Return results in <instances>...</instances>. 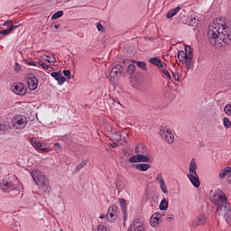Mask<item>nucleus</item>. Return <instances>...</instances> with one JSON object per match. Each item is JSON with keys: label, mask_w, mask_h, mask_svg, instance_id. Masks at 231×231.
<instances>
[{"label": "nucleus", "mask_w": 231, "mask_h": 231, "mask_svg": "<svg viewBox=\"0 0 231 231\" xmlns=\"http://www.w3.org/2000/svg\"><path fill=\"white\" fill-rule=\"evenodd\" d=\"M14 70H16V71H21V65L19 64V63H15V65H14Z\"/></svg>", "instance_id": "nucleus-48"}, {"label": "nucleus", "mask_w": 231, "mask_h": 231, "mask_svg": "<svg viewBox=\"0 0 231 231\" xmlns=\"http://www.w3.org/2000/svg\"><path fill=\"white\" fill-rule=\"evenodd\" d=\"M223 125H224V127L230 128V127H231L230 119H228V118H226V117H224V118H223Z\"/></svg>", "instance_id": "nucleus-35"}, {"label": "nucleus", "mask_w": 231, "mask_h": 231, "mask_svg": "<svg viewBox=\"0 0 231 231\" xmlns=\"http://www.w3.org/2000/svg\"><path fill=\"white\" fill-rule=\"evenodd\" d=\"M122 73H124V67L122 65L116 64V66H114L111 69L109 74L110 82H116V80H118V78L120 77V75H122Z\"/></svg>", "instance_id": "nucleus-9"}, {"label": "nucleus", "mask_w": 231, "mask_h": 231, "mask_svg": "<svg viewBox=\"0 0 231 231\" xmlns=\"http://www.w3.org/2000/svg\"><path fill=\"white\" fill-rule=\"evenodd\" d=\"M162 73H163L164 77H166V79H172V76L171 75V72H169V70L167 69H161Z\"/></svg>", "instance_id": "nucleus-36"}, {"label": "nucleus", "mask_w": 231, "mask_h": 231, "mask_svg": "<svg viewBox=\"0 0 231 231\" xmlns=\"http://www.w3.org/2000/svg\"><path fill=\"white\" fill-rule=\"evenodd\" d=\"M167 221H174V215L170 214L166 217Z\"/></svg>", "instance_id": "nucleus-46"}, {"label": "nucleus", "mask_w": 231, "mask_h": 231, "mask_svg": "<svg viewBox=\"0 0 231 231\" xmlns=\"http://www.w3.org/2000/svg\"><path fill=\"white\" fill-rule=\"evenodd\" d=\"M63 75L65 76V77H69V79H71L70 77H71V71H69V70H63Z\"/></svg>", "instance_id": "nucleus-43"}, {"label": "nucleus", "mask_w": 231, "mask_h": 231, "mask_svg": "<svg viewBox=\"0 0 231 231\" xmlns=\"http://www.w3.org/2000/svg\"><path fill=\"white\" fill-rule=\"evenodd\" d=\"M151 64L157 66L158 68H163V64H162V60L158 58H151L150 59Z\"/></svg>", "instance_id": "nucleus-26"}, {"label": "nucleus", "mask_w": 231, "mask_h": 231, "mask_svg": "<svg viewBox=\"0 0 231 231\" xmlns=\"http://www.w3.org/2000/svg\"><path fill=\"white\" fill-rule=\"evenodd\" d=\"M99 217L100 219H105V221H107L108 223H114V221H116V219H118V207H109L107 209V214L101 215Z\"/></svg>", "instance_id": "nucleus-6"}, {"label": "nucleus", "mask_w": 231, "mask_h": 231, "mask_svg": "<svg viewBox=\"0 0 231 231\" xmlns=\"http://www.w3.org/2000/svg\"><path fill=\"white\" fill-rule=\"evenodd\" d=\"M159 208L160 210H167V208H169V201L163 199L160 203Z\"/></svg>", "instance_id": "nucleus-28"}, {"label": "nucleus", "mask_w": 231, "mask_h": 231, "mask_svg": "<svg viewBox=\"0 0 231 231\" xmlns=\"http://www.w3.org/2000/svg\"><path fill=\"white\" fill-rule=\"evenodd\" d=\"M160 219H162V214L153 213L150 218V225L153 227L158 226L160 225Z\"/></svg>", "instance_id": "nucleus-16"}, {"label": "nucleus", "mask_w": 231, "mask_h": 231, "mask_svg": "<svg viewBox=\"0 0 231 231\" xmlns=\"http://www.w3.org/2000/svg\"><path fill=\"white\" fill-rule=\"evenodd\" d=\"M230 172H231L230 167H226V168L223 169L219 173L220 180H223L224 178H226V176H227V174H230Z\"/></svg>", "instance_id": "nucleus-27"}, {"label": "nucleus", "mask_w": 231, "mask_h": 231, "mask_svg": "<svg viewBox=\"0 0 231 231\" xmlns=\"http://www.w3.org/2000/svg\"><path fill=\"white\" fill-rule=\"evenodd\" d=\"M17 26H19V25H12L7 30H0V39H3L4 35H10V33H12V32H14V30H15V28H17Z\"/></svg>", "instance_id": "nucleus-21"}, {"label": "nucleus", "mask_w": 231, "mask_h": 231, "mask_svg": "<svg viewBox=\"0 0 231 231\" xmlns=\"http://www.w3.org/2000/svg\"><path fill=\"white\" fill-rule=\"evenodd\" d=\"M6 129H8V126L5 124H0V134H4V133L6 132Z\"/></svg>", "instance_id": "nucleus-38"}, {"label": "nucleus", "mask_w": 231, "mask_h": 231, "mask_svg": "<svg viewBox=\"0 0 231 231\" xmlns=\"http://www.w3.org/2000/svg\"><path fill=\"white\" fill-rule=\"evenodd\" d=\"M30 143L36 151H42L43 152H50V151H53V149L50 148L46 143H42L35 137H32L30 139Z\"/></svg>", "instance_id": "nucleus-8"}, {"label": "nucleus", "mask_w": 231, "mask_h": 231, "mask_svg": "<svg viewBox=\"0 0 231 231\" xmlns=\"http://www.w3.org/2000/svg\"><path fill=\"white\" fill-rule=\"evenodd\" d=\"M224 111H225L226 115H228V116H231V105H226L224 107Z\"/></svg>", "instance_id": "nucleus-37"}, {"label": "nucleus", "mask_w": 231, "mask_h": 231, "mask_svg": "<svg viewBox=\"0 0 231 231\" xmlns=\"http://www.w3.org/2000/svg\"><path fill=\"white\" fill-rule=\"evenodd\" d=\"M155 180L158 183H160L161 190H162L163 194H167L169 190L167 189V185L165 184V180H163V174L158 173Z\"/></svg>", "instance_id": "nucleus-14"}, {"label": "nucleus", "mask_w": 231, "mask_h": 231, "mask_svg": "<svg viewBox=\"0 0 231 231\" xmlns=\"http://www.w3.org/2000/svg\"><path fill=\"white\" fill-rule=\"evenodd\" d=\"M212 202L217 208V212L219 216H223L226 223H231V208L230 204L226 202V196L219 189L215 190L212 196Z\"/></svg>", "instance_id": "nucleus-2"}, {"label": "nucleus", "mask_w": 231, "mask_h": 231, "mask_svg": "<svg viewBox=\"0 0 231 231\" xmlns=\"http://www.w3.org/2000/svg\"><path fill=\"white\" fill-rule=\"evenodd\" d=\"M112 147H116V144L113 143V144H112Z\"/></svg>", "instance_id": "nucleus-55"}, {"label": "nucleus", "mask_w": 231, "mask_h": 231, "mask_svg": "<svg viewBox=\"0 0 231 231\" xmlns=\"http://www.w3.org/2000/svg\"><path fill=\"white\" fill-rule=\"evenodd\" d=\"M160 134L168 143H174V134L169 127L162 126Z\"/></svg>", "instance_id": "nucleus-10"}, {"label": "nucleus", "mask_w": 231, "mask_h": 231, "mask_svg": "<svg viewBox=\"0 0 231 231\" xmlns=\"http://www.w3.org/2000/svg\"><path fill=\"white\" fill-rule=\"evenodd\" d=\"M86 161H82L76 168L77 171H80V169H83L84 166L86 165Z\"/></svg>", "instance_id": "nucleus-42"}, {"label": "nucleus", "mask_w": 231, "mask_h": 231, "mask_svg": "<svg viewBox=\"0 0 231 231\" xmlns=\"http://www.w3.org/2000/svg\"><path fill=\"white\" fill-rule=\"evenodd\" d=\"M97 28L98 32H102L104 30V26L102 25V23H97Z\"/></svg>", "instance_id": "nucleus-47"}, {"label": "nucleus", "mask_w": 231, "mask_h": 231, "mask_svg": "<svg viewBox=\"0 0 231 231\" xmlns=\"http://www.w3.org/2000/svg\"><path fill=\"white\" fill-rule=\"evenodd\" d=\"M0 189H2L3 192H10V190H21L23 189V187H16L12 183L10 178L5 177L2 180H0Z\"/></svg>", "instance_id": "nucleus-7"}, {"label": "nucleus", "mask_w": 231, "mask_h": 231, "mask_svg": "<svg viewBox=\"0 0 231 231\" xmlns=\"http://www.w3.org/2000/svg\"><path fill=\"white\" fill-rule=\"evenodd\" d=\"M97 231H107V226L100 225L98 226Z\"/></svg>", "instance_id": "nucleus-44"}, {"label": "nucleus", "mask_w": 231, "mask_h": 231, "mask_svg": "<svg viewBox=\"0 0 231 231\" xmlns=\"http://www.w3.org/2000/svg\"><path fill=\"white\" fill-rule=\"evenodd\" d=\"M132 62H136V60H132Z\"/></svg>", "instance_id": "nucleus-56"}, {"label": "nucleus", "mask_w": 231, "mask_h": 231, "mask_svg": "<svg viewBox=\"0 0 231 231\" xmlns=\"http://www.w3.org/2000/svg\"><path fill=\"white\" fill-rule=\"evenodd\" d=\"M135 152L136 154H147V148L143 143H138L135 146Z\"/></svg>", "instance_id": "nucleus-19"}, {"label": "nucleus", "mask_w": 231, "mask_h": 231, "mask_svg": "<svg viewBox=\"0 0 231 231\" xmlns=\"http://www.w3.org/2000/svg\"><path fill=\"white\" fill-rule=\"evenodd\" d=\"M184 60H185L186 68L188 69H190V68L194 66V60H192V59H185Z\"/></svg>", "instance_id": "nucleus-29"}, {"label": "nucleus", "mask_w": 231, "mask_h": 231, "mask_svg": "<svg viewBox=\"0 0 231 231\" xmlns=\"http://www.w3.org/2000/svg\"><path fill=\"white\" fill-rule=\"evenodd\" d=\"M51 77H52V79H55L57 80L59 86H62V84L66 82V79L64 78V76H62V72L60 71L52 72L51 74Z\"/></svg>", "instance_id": "nucleus-17"}, {"label": "nucleus", "mask_w": 231, "mask_h": 231, "mask_svg": "<svg viewBox=\"0 0 231 231\" xmlns=\"http://www.w3.org/2000/svg\"><path fill=\"white\" fill-rule=\"evenodd\" d=\"M159 68H161V69H165V68L163 67V65H162V67H159Z\"/></svg>", "instance_id": "nucleus-53"}, {"label": "nucleus", "mask_w": 231, "mask_h": 231, "mask_svg": "<svg viewBox=\"0 0 231 231\" xmlns=\"http://www.w3.org/2000/svg\"><path fill=\"white\" fill-rule=\"evenodd\" d=\"M197 171L198 164L196 163V159H191L187 178L195 189H199L201 182L199 181V175H198Z\"/></svg>", "instance_id": "nucleus-4"}, {"label": "nucleus", "mask_w": 231, "mask_h": 231, "mask_svg": "<svg viewBox=\"0 0 231 231\" xmlns=\"http://www.w3.org/2000/svg\"><path fill=\"white\" fill-rule=\"evenodd\" d=\"M60 143H54V148H53V150L54 151H60Z\"/></svg>", "instance_id": "nucleus-45"}, {"label": "nucleus", "mask_w": 231, "mask_h": 231, "mask_svg": "<svg viewBox=\"0 0 231 231\" xmlns=\"http://www.w3.org/2000/svg\"><path fill=\"white\" fill-rule=\"evenodd\" d=\"M129 162L130 163H140L138 153H136V155H134V156L130 157L129 158Z\"/></svg>", "instance_id": "nucleus-32"}, {"label": "nucleus", "mask_w": 231, "mask_h": 231, "mask_svg": "<svg viewBox=\"0 0 231 231\" xmlns=\"http://www.w3.org/2000/svg\"><path fill=\"white\" fill-rule=\"evenodd\" d=\"M137 68H140V69H143L145 71L147 69V63L144 61H137L136 62Z\"/></svg>", "instance_id": "nucleus-30"}, {"label": "nucleus", "mask_w": 231, "mask_h": 231, "mask_svg": "<svg viewBox=\"0 0 231 231\" xmlns=\"http://www.w3.org/2000/svg\"><path fill=\"white\" fill-rule=\"evenodd\" d=\"M178 59H179L180 62H183V60H185V51H178Z\"/></svg>", "instance_id": "nucleus-34"}, {"label": "nucleus", "mask_w": 231, "mask_h": 231, "mask_svg": "<svg viewBox=\"0 0 231 231\" xmlns=\"http://www.w3.org/2000/svg\"><path fill=\"white\" fill-rule=\"evenodd\" d=\"M11 90L14 95H19L20 97H24L26 93L28 92V88H26V85L23 83H14L11 86Z\"/></svg>", "instance_id": "nucleus-11"}, {"label": "nucleus", "mask_w": 231, "mask_h": 231, "mask_svg": "<svg viewBox=\"0 0 231 231\" xmlns=\"http://www.w3.org/2000/svg\"><path fill=\"white\" fill-rule=\"evenodd\" d=\"M134 71H136V66H134V64L128 65V68H127L128 75H133Z\"/></svg>", "instance_id": "nucleus-31"}, {"label": "nucleus", "mask_w": 231, "mask_h": 231, "mask_svg": "<svg viewBox=\"0 0 231 231\" xmlns=\"http://www.w3.org/2000/svg\"><path fill=\"white\" fill-rule=\"evenodd\" d=\"M27 86L30 91H35L39 86V79L35 77L29 78L27 79Z\"/></svg>", "instance_id": "nucleus-13"}, {"label": "nucleus", "mask_w": 231, "mask_h": 231, "mask_svg": "<svg viewBox=\"0 0 231 231\" xmlns=\"http://www.w3.org/2000/svg\"><path fill=\"white\" fill-rule=\"evenodd\" d=\"M38 65L42 66V68H43V69H49L50 66L42 61H38Z\"/></svg>", "instance_id": "nucleus-41"}, {"label": "nucleus", "mask_w": 231, "mask_h": 231, "mask_svg": "<svg viewBox=\"0 0 231 231\" xmlns=\"http://www.w3.org/2000/svg\"><path fill=\"white\" fill-rule=\"evenodd\" d=\"M62 15H64V12L63 11H58L55 14H52L51 19L52 20L59 19V18L62 17Z\"/></svg>", "instance_id": "nucleus-33"}, {"label": "nucleus", "mask_w": 231, "mask_h": 231, "mask_svg": "<svg viewBox=\"0 0 231 231\" xmlns=\"http://www.w3.org/2000/svg\"><path fill=\"white\" fill-rule=\"evenodd\" d=\"M228 183H231V174L227 177Z\"/></svg>", "instance_id": "nucleus-51"}, {"label": "nucleus", "mask_w": 231, "mask_h": 231, "mask_svg": "<svg viewBox=\"0 0 231 231\" xmlns=\"http://www.w3.org/2000/svg\"><path fill=\"white\" fill-rule=\"evenodd\" d=\"M137 155L139 157V163H147L151 160V157L146 155V153H137Z\"/></svg>", "instance_id": "nucleus-23"}, {"label": "nucleus", "mask_w": 231, "mask_h": 231, "mask_svg": "<svg viewBox=\"0 0 231 231\" xmlns=\"http://www.w3.org/2000/svg\"><path fill=\"white\" fill-rule=\"evenodd\" d=\"M172 78H173V80H176V82L180 80V74L178 73V71L172 72Z\"/></svg>", "instance_id": "nucleus-40"}, {"label": "nucleus", "mask_w": 231, "mask_h": 231, "mask_svg": "<svg viewBox=\"0 0 231 231\" xmlns=\"http://www.w3.org/2000/svg\"><path fill=\"white\" fill-rule=\"evenodd\" d=\"M112 102H114L115 104H116V99H115V98H112Z\"/></svg>", "instance_id": "nucleus-52"}, {"label": "nucleus", "mask_w": 231, "mask_h": 231, "mask_svg": "<svg viewBox=\"0 0 231 231\" xmlns=\"http://www.w3.org/2000/svg\"><path fill=\"white\" fill-rule=\"evenodd\" d=\"M180 10H181V7L180 6H177L173 9L169 10L166 14L167 19H172V17H174V15H176L178 12H180Z\"/></svg>", "instance_id": "nucleus-20"}, {"label": "nucleus", "mask_w": 231, "mask_h": 231, "mask_svg": "<svg viewBox=\"0 0 231 231\" xmlns=\"http://www.w3.org/2000/svg\"><path fill=\"white\" fill-rule=\"evenodd\" d=\"M119 205L121 207L123 214H127V206L125 199H119Z\"/></svg>", "instance_id": "nucleus-25"}, {"label": "nucleus", "mask_w": 231, "mask_h": 231, "mask_svg": "<svg viewBox=\"0 0 231 231\" xmlns=\"http://www.w3.org/2000/svg\"><path fill=\"white\" fill-rule=\"evenodd\" d=\"M130 231H145V226H143V222L140 219H135L130 226Z\"/></svg>", "instance_id": "nucleus-12"}, {"label": "nucleus", "mask_w": 231, "mask_h": 231, "mask_svg": "<svg viewBox=\"0 0 231 231\" xmlns=\"http://www.w3.org/2000/svg\"><path fill=\"white\" fill-rule=\"evenodd\" d=\"M116 104H118V106H122V105L119 103V101H117Z\"/></svg>", "instance_id": "nucleus-54"}, {"label": "nucleus", "mask_w": 231, "mask_h": 231, "mask_svg": "<svg viewBox=\"0 0 231 231\" xmlns=\"http://www.w3.org/2000/svg\"><path fill=\"white\" fill-rule=\"evenodd\" d=\"M8 24H12V21L7 20L3 23V26H8Z\"/></svg>", "instance_id": "nucleus-49"}, {"label": "nucleus", "mask_w": 231, "mask_h": 231, "mask_svg": "<svg viewBox=\"0 0 231 231\" xmlns=\"http://www.w3.org/2000/svg\"><path fill=\"white\" fill-rule=\"evenodd\" d=\"M12 127L16 131H23L28 125V118L23 115H15L11 120Z\"/></svg>", "instance_id": "nucleus-5"}, {"label": "nucleus", "mask_w": 231, "mask_h": 231, "mask_svg": "<svg viewBox=\"0 0 231 231\" xmlns=\"http://www.w3.org/2000/svg\"><path fill=\"white\" fill-rule=\"evenodd\" d=\"M53 28H54L55 30H59V29L60 28V24L56 23V24L53 25Z\"/></svg>", "instance_id": "nucleus-50"}, {"label": "nucleus", "mask_w": 231, "mask_h": 231, "mask_svg": "<svg viewBox=\"0 0 231 231\" xmlns=\"http://www.w3.org/2000/svg\"><path fill=\"white\" fill-rule=\"evenodd\" d=\"M134 169H136L137 171H140L141 172H145L149 171V169H151V164L136 163V164H134Z\"/></svg>", "instance_id": "nucleus-18"}, {"label": "nucleus", "mask_w": 231, "mask_h": 231, "mask_svg": "<svg viewBox=\"0 0 231 231\" xmlns=\"http://www.w3.org/2000/svg\"><path fill=\"white\" fill-rule=\"evenodd\" d=\"M31 176L35 183L38 185L39 189H42V192L50 194V190L51 188L50 187V181L44 173L41 172L40 171L34 170L31 172Z\"/></svg>", "instance_id": "nucleus-3"}, {"label": "nucleus", "mask_w": 231, "mask_h": 231, "mask_svg": "<svg viewBox=\"0 0 231 231\" xmlns=\"http://www.w3.org/2000/svg\"><path fill=\"white\" fill-rule=\"evenodd\" d=\"M45 62H48L49 64H55L57 62V58L55 56H49L46 54H43V57H42Z\"/></svg>", "instance_id": "nucleus-22"}, {"label": "nucleus", "mask_w": 231, "mask_h": 231, "mask_svg": "<svg viewBox=\"0 0 231 231\" xmlns=\"http://www.w3.org/2000/svg\"><path fill=\"white\" fill-rule=\"evenodd\" d=\"M24 62L27 66H37V62L33 61V60H25Z\"/></svg>", "instance_id": "nucleus-39"}, {"label": "nucleus", "mask_w": 231, "mask_h": 231, "mask_svg": "<svg viewBox=\"0 0 231 231\" xmlns=\"http://www.w3.org/2000/svg\"><path fill=\"white\" fill-rule=\"evenodd\" d=\"M208 39L210 44L217 50L228 46L231 43L230 23L223 17L215 19L213 23L208 27Z\"/></svg>", "instance_id": "nucleus-1"}, {"label": "nucleus", "mask_w": 231, "mask_h": 231, "mask_svg": "<svg viewBox=\"0 0 231 231\" xmlns=\"http://www.w3.org/2000/svg\"><path fill=\"white\" fill-rule=\"evenodd\" d=\"M185 59H193L194 54L192 53V49L190 46H186L185 47V51H184Z\"/></svg>", "instance_id": "nucleus-24"}, {"label": "nucleus", "mask_w": 231, "mask_h": 231, "mask_svg": "<svg viewBox=\"0 0 231 231\" xmlns=\"http://www.w3.org/2000/svg\"><path fill=\"white\" fill-rule=\"evenodd\" d=\"M207 223V217L204 215H199L192 222L193 228H197V226H201V225H205Z\"/></svg>", "instance_id": "nucleus-15"}]
</instances>
